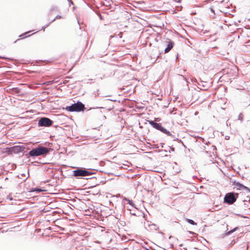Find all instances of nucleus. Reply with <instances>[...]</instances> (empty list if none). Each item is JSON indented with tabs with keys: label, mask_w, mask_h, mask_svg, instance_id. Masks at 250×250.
I'll list each match as a JSON object with an SVG mask.
<instances>
[{
	"label": "nucleus",
	"mask_w": 250,
	"mask_h": 250,
	"mask_svg": "<svg viewBox=\"0 0 250 250\" xmlns=\"http://www.w3.org/2000/svg\"><path fill=\"white\" fill-rule=\"evenodd\" d=\"M125 200H126V201H127L129 205H131L132 206H134V204H133V203L132 201L130 200L129 199H125Z\"/></svg>",
	"instance_id": "f8f14e48"
},
{
	"label": "nucleus",
	"mask_w": 250,
	"mask_h": 250,
	"mask_svg": "<svg viewBox=\"0 0 250 250\" xmlns=\"http://www.w3.org/2000/svg\"><path fill=\"white\" fill-rule=\"evenodd\" d=\"M150 124L152 125L153 126H154V124H155L156 123L154 122L153 121H151L149 122Z\"/></svg>",
	"instance_id": "4468645a"
},
{
	"label": "nucleus",
	"mask_w": 250,
	"mask_h": 250,
	"mask_svg": "<svg viewBox=\"0 0 250 250\" xmlns=\"http://www.w3.org/2000/svg\"><path fill=\"white\" fill-rule=\"evenodd\" d=\"M187 222L192 225H196V223L194 222L192 220L187 219Z\"/></svg>",
	"instance_id": "9b49d317"
},
{
	"label": "nucleus",
	"mask_w": 250,
	"mask_h": 250,
	"mask_svg": "<svg viewBox=\"0 0 250 250\" xmlns=\"http://www.w3.org/2000/svg\"><path fill=\"white\" fill-rule=\"evenodd\" d=\"M23 148L21 146H14L10 148V151L15 153H17L20 152L22 151Z\"/></svg>",
	"instance_id": "423d86ee"
},
{
	"label": "nucleus",
	"mask_w": 250,
	"mask_h": 250,
	"mask_svg": "<svg viewBox=\"0 0 250 250\" xmlns=\"http://www.w3.org/2000/svg\"><path fill=\"white\" fill-rule=\"evenodd\" d=\"M48 151L49 150L47 148L43 146H40L30 151L29 155L31 157H37L46 154Z\"/></svg>",
	"instance_id": "f257e3e1"
},
{
	"label": "nucleus",
	"mask_w": 250,
	"mask_h": 250,
	"mask_svg": "<svg viewBox=\"0 0 250 250\" xmlns=\"http://www.w3.org/2000/svg\"><path fill=\"white\" fill-rule=\"evenodd\" d=\"M153 127L160 130V129H161V128L162 127V126L160 124L155 123V124H154Z\"/></svg>",
	"instance_id": "9d476101"
},
{
	"label": "nucleus",
	"mask_w": 250,
	"mask_h": 250,
	"mask_svg": "<svg viewBox=\"0 0 250 250\" xmlns=\"http://www.w3.org/2000/svg\"><path fill=\"white\" fill-rule=\"evenodd\" d=\"M160 130L168 136L171 135L170 132L167 131L166 128H164L163 126L161 128V129H160Z\"/></svg>",
	"instance_id": "1a4fd4ad"
},
{
	"label": "nucleus",
	"mask_w": 250,
	"mask_h": 250,
	"mask_svg": "<svg viewBox=\"0 0 250 250\" xmlns=\"http://www.w3.org/2000/svg\"><path fill=\"white\" fill-rule=\"evenodd\" d=\"M173 43L172 42H169L167 46V47L165 50V53L168 52L173 47Z\"/></svg>",
	"instance_id": "6e6552de"
},
{
	"label": "nucleus",
	"mask_w": 250,
	"mask_h": 250,
	"mask_svg": "<svg viewBox=\"0 0 250 250\" xmlns=\"http://www.w3.org/2000/svg\"><path fill=\"white\" fill-rule=\"evenodd\" d=\"M73 175L75 177H84L90 175L92 173L87 170L82 169H78L73 171Z\"/></svg>",
	"instance_id": "20e7f679"
},
{
	"label": "nucleus",
	"mask_w": 250,
	"mask_h": 250,
	"mask_svg": "<svg viewBox=\"0 0 250 250\" xmlns=\"http://www.w3.org/2000/svg\"><path fill=\"white\" fill-rule=\"evenodd\" d=\"M35 190L38 192H41L42 191V190L40 189H36Z\"/></svg>",
	"instance_id": "2eb2a0df"
},
{
	"label": "nucleus",
	"mask_w": 250,
	"mask_h": 250,
	"mask_svg": "<svg viewBox=\"0 0 250 250\" xmlns=\"http://www.w3.org/2000/svg\"><path fill=\"white\" fill-rule=\"evenodd\" d=\"M84 106V105L81 102H78L76 104H73L70 106H67L66 109L69 111H81L83 110Z\"/></svg>",
	"instance_id": "f03ea898"
},
{
	"label": "nucleus",
	"mask_w": 250,
	"mask_h": 250,
	"mask_svg": "<svg viewBox=\"0 0 250 250\" xmlns=\"http://www.w3.org/2000/svg\"><path fill=\"white\" fill-rule=\"evenodd\" d=\"M238 119L242 121L243 120L242 114L240 113L238 116Z\"/></svg>",
	"instance_id": "ddd939ff"
},
{
	"label": "nucleus",
	"mask_w": 250,
	"mask_h": 250,
	"mask_svg": "<svg viewBox=\"0 0 250 250\" xmlns=\"http://www.w3.org/2000/svg\"><path fill=\"white\" fill-rule=\"evenodd\" d=\"M53 122L49 118L43 117L42 118L38 123L39 126H50L52 125Z\"/></svg>",
	"instance_id": "39448f33"
},
{
	"label": "nucleus",
	"mask_w": 250,
	"mask_h": 250,
	"mask_svg": "<svg viewBox=\"0 0 250 250\" xmlns=\"http://www.w3.org/2000/svg\"><path fill=\"white\" fill-rule=\"evenodd\" d=\"M235 186L237 189H239V190L245 189V190H249L248 188L241 184L240 183H239L238 182L236 183L235 184Z\"/></svg>",
	"instance_id": "0eeeda50"
},
{
	"label": "nucleus",
	"mask_w": 250,
	"mask_h": 250,
	"mask_svg": "<svg viewBox=\"0 0 250 250\" xmlns=\"http://www.w3.org/2000/svg\"><path fill=\"white\" fill-rule=\"evenodd\" d=\"M237 196V194H234L231 192L228 193L225 195L224 202L228 204H232L235 202Z\"/></svg>",
	"instance_id": "7ed1b4c3"
}]
</instances>
